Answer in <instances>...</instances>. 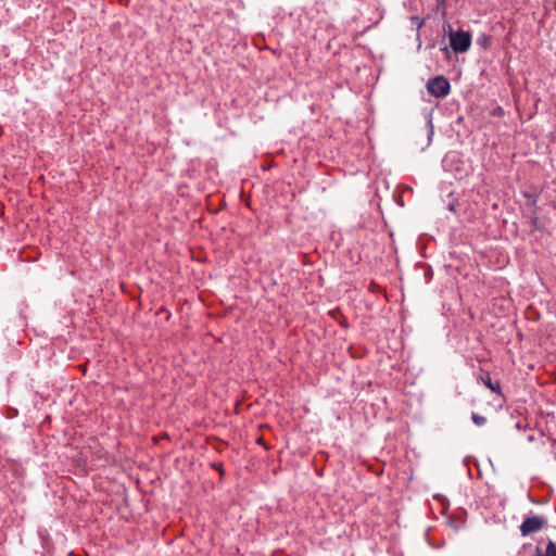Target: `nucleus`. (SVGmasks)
I'll return each instance as SVG.
<instances>
[{
	"label": "nucleus",
	"mask_w": 556,
	"mask_h": 556,
	"mask_svg": "<svg viewBox=\"0 0 556 556\" xmlns=\"http://www.w3.org/2000/svg\"><path fill=\"white\" fill-rule=\"evenodd\" d=\"M444 31L450 38V47L455 53H465L471 46V35L469 31L458 29L454 30L452 25L445 23L443 25Z\"/></svg>",
	"instance_id": "1"
},
{
	"label": "nucleus",
	"mask_w": 556,
	"mask_h": 556,
	"mask_svg": "<svg viewBox=\"0 0 556 556\" xmlns=\"http://www.w3.org/2000/svg\"><path fill=\"white\" fill-rule=\"evenodd\" d=\"M428 92L437 98H444L450 93L451 85L444 76H437L427 83Z\"/></svg>",
	"instance_id": "2"
},
{
	"label": "nucleus",
	"mask_w": 556,
	"mask_h": 556,
	"mask_svg": "<svg viewBox=\"0 0 556 556\" xmlns=\"http://www.w3.org/2000/svg\"><path fill=\"white\" fill-rule=\"evenodd\" d=\"M547 519L543 516H531L526 518L520 525V532L523 536L530 535L543 529Z\"/></svg>",
	"instance_id": "3"
},
{
	"label": "nucleus",
	"mask_w": 556,
	"mask_h": 556,
	"mask_svg": "<svg viewBox=\"0 0 556 556\" xmlns=\"http://www.w3.org/2000/svg\"><path fill=\"white\" fill-rule=\"evenodd\" d=\"M536 554L538 556H556V543L549 540L545 552L541 553L540 548L536 547Z\"/></svg>",
	"instance_id": "4"
},
{
	"label": "nucleus",
	"mask_w": 556,
	"mask_h": 556,
	"mask_svg": "<svg viewBox=\"0 0 556 556\" xmlns=\"http://www.w3.org/2000/svg\"><path fill=\"white\" fill-rule=\"evenodd\" d=\"M483 382L485 384L486 388H489L490 390L492 391H497L500 390V382H496L495 384L492 382V379L490 377V375L488 374L485 379H483Z\"/></svg>",
	"instance_id": "5"
},
{
	"label": "nucleus",
	"mask_w": 556,
	"mask_h": 556,
	"mask_svg": "<svg viewBox=\"0 0 556 556\" xmlns=\"http://www.w3.org/2000/svg\"><path fill=\"white\" fill-rule=\"evenodd\" d=\"M471 419H472V422L477 426H483L486 422L485 417H483L479 414H476V413H472Z\"/></svg>",
	"instance_id": "6"
},
{
	"label": "nucleus",
	"mask_w": 556,
	"mask_h": 556,
	"mask_svg": "<svg viewBox=\"0 0 556 556\" xmlns=\"http://www.w3.org/2000/svg\"><path fill=\"white\" fill-rule=\"evenodd\" d=\"M441 51H442L444 54H446V55H447V54H450V50H448V48H447L446 46H445V47H443V48H441Z\"/></svg>",
	"instance_id": "7"
},
{
	"label": "nucleus",
	"mask_w": 556,
	"mask_h": 556,
	"mask_svg": "<svg viewBox=\"0 0 556 556\" xmlns=\"http://www.w3.org/2000/svg\"><path fill=\"white\" fill-rule=\"evenodd\" d=\"M445 1H446V0H438V1H437V2H438V7L443 5V4L445 3Z\"/></svg>",
	"instance_id": "8"
},
{
	"label": "nucleus",
	"mask_w": 556,
	"mask_h": 556,
	"mask_svg": "<svg viewBox=\"0 0 556 556\" xmlns=\"http://www.w3.org/2000/svg\"><path fill=\"white\" fill-rule=\"evenodd\" d=\"M516 427H517L518 429H520V428H521L520 422H518V424L516 425Z\"/></svg>",
	"instance_id": "9"
},
{
	"label": "nucleus",
	"mask_w": 556,
	"mask_h": 556,
	"mask_svg": "<svg viewBox=\"0 0 556 556\" xmlns=\"http://www.w3.org/2000/svg\"><path fill=\"white\" fill-rule=\"evenodd\" d=\"M554 9L556 10V0H555V3H554Z\"/></svg>",
	"instance_id": "10"
}]
</instances>
